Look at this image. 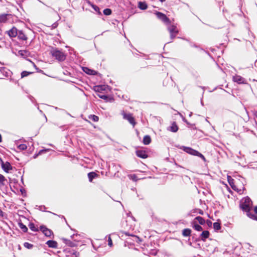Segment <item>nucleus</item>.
I'll use <instances>...</instances> for the list:
<instances>
[{"instance_id":"obj_26","label":"nucleus","mask_w":257,"mask_h":257,"mask_svg":"<svg viewBox=\"0 0 257 257\" xmlns=\"http://www.w3.org/2000/svg\"><path fill=\"white\" fill-rule=\"evenodd\" d=\"M97 95L99 98L105 100L106 101H108V100H113L112 98H109L108 96L101 93L98 94Z\"/></svg>"},{"instance_id":"obj_32","label":"nucleus","mask_w":257,"mask_h":257,"mask_svg":"<svg viewBox=\"0 0 257 257\" xmlns=\"http://www.w3.org/2000/svg\"><path fill=\"white\" fill-rule=\"evenodd\" d=\"M128 178L134 181H137L138 180V178L136 174H131L128 176Z\"/></svg>"},{"instance_id":"obj_35","label":"nucleus","mask_w":257,"mask_h":257,"mask_svg":"<svg viewBox=\"0 0 257 257\" xmlns=\"http://www.w3.org/2000/svg\"><path fill=\"white\" fill-rule=\"evenodd\" d=\"M89 118H90V119H91L92 120H93L94 122H97L99 120L98 116H96L95 115H90L89 117Z\"/></svg>"},{"instance_id":"obj_31","label":"nucleus","mask_w":257,"mask_h":257,"mask_svg":"<svg viewBox=\"0 0 257 257\" xmlns=\"http://www.w3.org/2000/svg\"><path fill=\"white\" fill-rule=\"evenodd\" d=\"M213 228L216 230H218L221 228L220 223L216 222L213 223Z\"/></svg>"},{"instance_id":"obj_14","label":"nucleus","mask_w":257,"mask_h":257,"mask_svg":"<svg viewBox=\"0 0 257 257\" xmlns=\"http://www.w3.org/2000/svg\"><path fill=\"white\" fill-rule=\"evenodd\" d=\"M18 38L20 40L27 41L28 40V37L23 31L20 30L18 33Z\"/></svg>"},{"instance_id":"obj_34","label":"nucleus","mask_w":257,"mask_h":257,"mask_svg":"<svg viewBox=\"0 0 257 257\" xmlns=\"http://www.w3.org/2000/svg\"><path fill=\"white\" fill-rule=\"evenodd\" d=\"M112 13V11L111 9L107 8L103 10V14L106 16L110 15Z\"/></svg>"},{"instance_id":"obj_50","label":"nucleus","mask_w":257,"mask_h":257,"mask_svg":"<svg viewBox=\"0 0 257 257\" xmlns=\"http://www.w3.org/2000/svg\"><path fill=\"white\" fill-rule=\"evenodd\" d=\"M125 234H126V235H129V234L127 233H125Z\"/></svg>"},{"instance_id":"obj_4","label":"nucleus","mask_w":257,"mask_h":257,"mask_svg":"<svg viewBox=\"0 0 257 257\" xmlns=\"http://www.w3.org/2000/svg\"><path fill=\"white\" fill-rule=\"evenodd\" d=\"M184 150L187 153L194 156H198L201 158L204 161H206L205 157L198 151L189 147L185 148Z\"/></svg>"},{"instance_id":"obj_13","label":"nucleus","mask_w":257,"mask_h":257,"mask_svg":"<svg viewBox=\"0 0 257 257\" xmlns=\"http://www.w3.org/2000/svg\"><path fill=\"white\" fill-rule=\"evenodd\" d=\"M18 55L22 58H26L30 55V53L27 50H21L18 51Z\"/></svg>"},{"instance_id":"obj_51","label":"nucleus","mask_w":257,"mask_h":257,"mask_svg":"<svg viewBox=\"0 0 257 257\" xmlns=\"http://www.w3.org/2000/svg\"><path fill=\"white\" fill-rule=\"evenodd\" d=\"M33 65H34L35 67H36V65H35L34 63H33Z\"/></svg>"},{"instance_id":"obj_28","label":"nucleus","mask_w":257,"mask_h":257,"mask_svg":"<svg viewBox=\"0 0 257 257\" xmlns=\"http://www.w3.org/2000/svg\"><path fill=\"white\" fill-rule=\"evenodd\" d=\"M29 227L30 229L33 231H38L39 230L38 227H37L33 223H30L29 224Z\"/></svg>"},{"instance_id":"obj_10","label":"nucleus","mask_w":257,"mask_h":257,"mask_svg":"<svg viewBox=\"0 0 257 257\" xmlns=\"http://www.w3.org/2000/svg\"><path fill=\"white\" fill-rule=\"evenodd\" d=\"M18 32L19 31L17 30V29L16 27H13L11 29L8 31L7 33L10 37L14 38L18 36Z\"/></svg>"},{"instance_id":"obj_22","label":"nucleus","mask_w":257,"mask_h":257,"mask_svg":"<svg viewBox=\"0 0 257 257\" xmlns=\"http://www.w3.org/2000/svg\"><path fill=\"white\" fill-rule=\"evenodd\" d=\"M138 7L141 10H145L148 8V6L145 2H140L138 4Z\"/></svg>"},{"instance_id":"obj_25","label":"nucleus","mask_w":257,"mask_h":257,"mask_svg":"<svg viewBox=\"0 0 257 257\" xmlns=\"http://www.w3.org/2000/svg\"><path fill=\"white\" fill-rule=\"evenodd\" d=\"M7 180L4 176L0 174V186H4Z\"/></svg>"},{"instance_id":"obj_44","label":"nucleus","mask_w":257,"mask_h":257,"mask_svg":"<svg viewBox=\"0 0 257 257\" xmlns=\"http://www.w3.org/2000/svg\"><path fill=\"white\" fill-rule=\"evenodd\" d=\"M253 211L254 213L257 214V206H255L253 208Z\"/></svg>"},{"instance_id":"obj_19","label":"nucleus","mask_w":257,"mask_h":257,"mask_svg":"<svg viewBox=\"0 0 257 257\" xmlns=\"http://www.w3.org/2000/svg\"><path fill=\"white\" fill-rule=\"evenodd\" d=\"M209 232L207 230L203 231L200 235L201 239L205 241L209 236Z\"/></svg>"},{"instance_id":"obj_15","label":"nucleus","mask_w":257,"mask_h":257,"mask_svg":"<svg viewBox=\"0 0 257 257\" xmlns=\"http://www.w3.org/2000/svg\"><path fill=\"white\" fill-rule=\"evenodd\" d=\"M46 244L51 248H57L58 247V243L55 240H50L46 242Z\"/></svg>"},{"instance_id":"obj_49","label":"nucleus","mask_w":257,"mask_h":257,"mask_svg":"<svg viewBox=\"0 0 257 257\" xmlns=\"http://www.w3.org/2000/svg\"><path fill=\"white\" fill-rule=\"evenodd\" d=\"M159 1L162 3V2H165L166 0H159Z\"/></svg>"},{"instance_id":"obj_37","label":"nucleus","mask_w":257,"mask_h":257,"mask_svg":"<svg viewBox=\"0 0 257 257\" xmlns=\"http://www.w3.org/2000/svg\"><path fill=\"white\" fill-rule=\"evenodd\" d=\"M24 246L27 248L31 249L33 247V244L26 242L24 243Z\"/></svg>"},{"instance_id":"obj_40","label":"nucleus","mask_w":257,"mask_h":257,"mask_svg":"<svg viewBox=\"0 0 257 257\" xmlns=\"http://www.w3.org/2000/svg\"><path fill=\"white\" fill-rule=\"evenodd\" d=\"M18 148L21 150H25L27 148V146L26 144H21L19 146Z\"/></svg>"},{"instance_id":"obj_2","label":"nucleus","mask_w":257,"mask_h":257,"mask_svg":"<svg viewBox=\"0 0 257 257\" xmlns=\"http://www.w3.org/2000/svg\"><path fill=\"white\" fill-rule=\"evenodd\" d=\"M50 54L58 61H64L66 59L67 55L62 50H60L57 48L51 47L50 50Z\"/></svg>"},{"instance_id":"obj_42","label":"nucleus","mask_w":257,"mask_h":257,"mask_svg":"<svg viewBox=\"0 0 257 257\" xmlns=\"http://www.w3.org/2000/svg\"><path fill=\"white\" fill-rule=\"evenodd\" d=\"M86 3L89 5H90V6L92 7V5H94L93 4H92L89 0H85Z\"/></svg>"},{"instance_id":"obj_48","label":"nucleus","mask_w":257,"mask_h":257,"mask_svg":"<svg viewBox=\"0 0 257 257\" xmlns=\"http://www.w3.org/2000/svg\"><path fill=\"white\" fill-rule=\"evenodd\" d=\"M2 142V137L1 135L0 134V143Z\"/></svg>"},{"instance_id":"obj_33","label":"nucleus","mask_w":257,"mask_h":257,"mask_svg":"<svg viewBox=\"0 0 257 257\" xmlns=\"http://www.w3.org/2000/svg\"><path fill=\"white\" fill-rule=\"evenodd\" d=\"M32 72H28L27 71H24L21 73V78H24L25 77L28 76L30 74H32Z\"/></svg>"},{"instance_id":"obj_38","label":"nucleus","mask_w":257,"mask_h":257,"mask_svg":"<svg viewBox=\"0 0 257 257\" xmlns=\"http://www.w3.org/2000/svg\"><path fill=\"white\" fill-rule=\"evenodd\" d=\"M108 245L110 247H112L113 245L112 240L111 239L110 235L108 236Z\"/></svg>"},{"instance_id":"obj_1","label":"nucleus","mask_w":257,"mask_h":257,"mask_svg":"<svg viewBox=\"0 0 257 257\" xmlns=\"http://www.w3.org/2000/svg\"><path fill=\"white\" fill-rule=\"evenodd\" d=\"M252 205V202L251 200L248 197H246L241 200L240 208L246 212V215L249 218L257 221V216L250 212Z\"/></svg>"},{"instance_id":"obj_39","label":"nucleus","mask_w":257,"mask_h":257,"mask_svg":"<svg viewBox=\"0 0 257 257\" xmlns=\"http://www.w3.org/2000/svg\"><path fill=\"white\" fill-rule=\"evenodd\" d=\"M92 8L94 9L95 11L97 12L99 14H101V12H100L99 8L96 5H92Z\"/></svg>"},{"instance_id":"obj_23","label":"nucleus","mask_w":257,"mask_h":257,"mask_svg":"<svg viewBox=\"0 0 257 257\" xmlns=\"http://www.w3.org/2000/svg\"><path fill=\"white\" fill-rule=\"evenodd\" d=\"M191 233V230L189 228H185L182 231V235L184 236H190Z\"/></svg>"},{"instance_id":"obj_5","label":"nucleus","mask_w":257,"mask_h":257,"mask_svg":"<svg viewBox=\"0 0 257 257\" xmlns=\"http://www.w3.org/2000/svg\"><path fill=\"white\" fill-rule=\"evenodd\" d=\"M168 30L170 33V38L172 40H173L179 33L178 29L174 25L170 26L168 28Z\"/></svg>"},{"instance_id":"obj_18","label":"nucleus","mask_w":257,"mask_h":257,"mask_svg":"<svg viewBox=\"0 0 257 257\" xmlns=\"http://www.w3.org/2000/svg\"><path fill=\"white\" fill-rule=\"evenodd\" d=\"M62 240L64 243H65L66 245H67L69 246L74 247L76 245L75 243L72 242L69 239L63 238H62Z\"/></svg>"},{"instance_id":"obj_24","label":"nucleus","mask_w":257,"mask_h":257,"mask_svg":"<svg viewBox=\"0 0 257 257\" xmlns=\"http://www.w3.org/2000/svg\"><path fill=\"white\" fill-rule=\"evenodd\" d=\"M18 226L24 232H26L28 231L27 227L22 222L18 223Z\"/></svg>"},{"instance_id":"obj_11","label":"nucleus","mask_w":257,"mask_h":257,"mask_svg":"<svg viewBox=\"0 0 257 257\" xmlns=\"http://www.w3.org/2000/svg\"><path fill=\"white\" fill-rule=\"evenodd\" d=\"M136 154L138 157L142 159H146L148 157L147 152L144 150H137L136 152Z\"/></svg>"},{"instance_id":"obj_21","label":"nucleus","mask_w":257,"mask_h":257,"mask_svg":"<svg viewBox=\"0 0 257 257\" xmlns=\"http://www.w3.org/2000/svg\"><path fill=\"white\" fill-rule=\"evenodd\" d=\"M98 176L99 175L94 172H89L88 174V177L89 179V181L90 182H91L93 179H94L95 178L98 177Z\"/></svg>"},{"instance_id":"obj_27","label":"nucleus","mask_w":257,"mask_h":257,"mask_svg":"<svg viewBox=\"0 0 257 257\" xmlns=\"http://www.w3.org/2000/svg\"><path fill=\"white\" fill-rule=\"evenodd\" d=\"M193 227L194 228L195 230L200 231H202L203 230L202 227L199 224H197L196 222H193Z\"/></svg>"},{"instance_id":"obj_17","label":"nucleus","mask_w":257,"mask_h":257,"mask_svg":"<svg viewBox=\"0 0 257 257\" xmlns=\"http://www.w3.org/2000/svg\"><path fill=\"white\" fill-rule=\"evenodd\" d=\"M11 16V14H4L0 15V23H6L8 20V17Z\"/></svg>"},{"instance_id":"obj_29","label":"nucleus","mask_w":257,"mask_h":257,"mask_svg":"<svg viewBox=\"0 0 257 257\" xmlns=\"http://www.w3.org/2000/svg\"><path fill=\"white\" fill-rule=\"evenodd\" d=\"M105 85L97 86L95 87V90L96 91L100 93L101 91L105 90Z\"/></svg>"},{"instance_id":"obj_9","label":"nucleus","mask_w":257,"mask_h":257,"mask_svg":"<svg viewBox=\"0 0 257 257\" xmlns=\"http://www.w3.org/2000/svg\"><path fill=\"white\" fill-rule=\"evenodd\" d=\"M40 230L47 237H51L53 234L52 231L47 228L45 226L42 225L40 227Z\"/></svg>"},{"instance_id":"obj_30","label":"nucleus","mask_w":257,"mask_h":257,"mask_svg":"<svg viewBox=\"0 0 257 257\" xmlns=\"http://www.w3.org/2000/svg\"><path fill=\"white\" fill-rule=\"evenodd\" d=\"M195 220H197L198 222L201 225H203L205 223L204 219L201 216H197L195 217Z\"/></svg>"},{"instance_id":"obj_7","label":"nucleus","mask_w":257,"mask_h":257,"mask_svg":"<svg viewBox=\"0 0 257 257\" xmlns=\"http://www.w3.org/2000/svg\"><path fill=\"white\" fill-rule=\"evenodd\" d=\"M228 181L233 190L239 193V194L242 193V190L241 189H239L237 187V186L235 184L234 180L232 179L231 177H228Z\"/></svg>"},{"instance_id":"obj_3","label":"nucleus","mask_w":257,"mask_h":257,"mask_svg":"<svg viewBox=\"0 0 257 257\" xmlns=\"http://www.w3.org/2000/svg\"><path fill=\"white\" fill-rule=\"evenodd\" d=\"M120 114L124 119L127 120L129 123L132 125L133 127H135L137 122L132 113H126L124 110H122L121 111Z\"/></svg>"},{"instance_id":"obj_6","label":"nucleus","mask_w":257,"mask_h":257,"mask_svg":"<svg viewBox=\"0 0 257 257\" xmlns=\"http://www.w3.org/2000/svg\"><path fill=\"white\" fill-rule=\"evenodd\" d=\"M156 15L157 17L161 20L163 22L167 24H170L171 23V21L170 19L167 17V16L160 12H157L156 13Z\"/></svg>"},{"instance_id":"obj_12","label":"nucleus","mask_w":257,"mask_h":257,"mask_svg":"<svg viewBox=\"0 0 257 257\" xmlns=\"http://www.w3.org/2000/svg\"><path fill=\"white\" fill-rule=\"evenodd\" d=\"M233 81L238 84H243L245 83V79L239 75H236L233 77Z\"/></svg>"},{"instance_id":"obj_8","label":"nucleus","mask_w":257,"mask_h":257,"mask_svg":"<svg viewBox=\"0 0 257 257\" xmlns=\"http://www.w3.org/2000/svg\"><path fill=\"white\" fill-rule=\"evenodd\" d=\"M2 168L6 173H9L10 170L13 169V167L9 162H4L1 159Z\"/></svg>"},{"instance_id":"obj_36","label":"nucleus","mask_w":257,"mask_h":257,"mask_svg":"<svg viewBox=\"0 0 257 257\" xmlns=\"http://www.w3.org/2000/svg\"><path fill=\"white\" fill-rule=\"evenodd\" d=\"M85 69L87 70V71L85 70H84V71L88 74L94 75L95 74V71L94 70L89 69L87 68H85Z\"/></svg>"},{"instance_id":"obj_47","label":"nucleus","mask_w":257,"mask_h":257,"mask_svg":"<svg viewBox=\"0 0 257 257\" xmlns=\"http://www.w3.org/2000/svg\"><path fill=\"white\" fill-rule=\"evenodd\" d=\"M254 116H255V117H256V118H257V111H255V112H254Z\"/></svg>"},{"instance_id":"obj_20","label":"nucleus","mask_w":257,"mask_h":257,"mask_svg":"<svg viewBox=\"0 0 257 257\" xmlns=\"http://www.w3.org/2000/svg\"><path fill=\"white\" fill-rule=\"evenodd\" d=\"M152 139L150 136L146 135L143 138V143L145 145H148L151 143Z\"/></svg>"},{"instance_id":"obj_16","label":"nucleus","mask_w":257,"mask_h":257,"mask_svg":"<svg viewBox=\"0 0 257 257\" xmlns=\"http://www.w3.org/2000/svg\"><path fill=\"white\" fill-rule=\"evenodd\" d=\"M178 130L179 127L175 121L173 122L171 124V125L168 128L169 131L173 133H176L178 131Z\"/></svg>"},{"instance_id":"obj_46","label":"nucleus","mask_w":257,"mask_h":257,"mask_svg":"<svg viewBox=\"0 0 257 257\" xmlns=\"http://www.w3.org/2000/svg\"><path fill=\"white\" fill-rule=\"evenodd\" d=\"M199 214H203V211L201 210H200V211L199 212Z\"/></svg>"},{"instance_id":"obj_45","label":"nucleus","mask_w":257,"mask_h":257,"mask_svg":"<svg viewBox=\"0 0 257 257\" xmlns=\"http://www.w3.org/2000/svg\"><path fill=\"white\" fill-rule=\"evenodd\" d=\"M3 212L2 211V210L0 209V216H3Z\"/></svg>"},{"instance_id":"obj_43","label":"nucleus","mask_w":257,"mask_h":257,"mask_svg":"<svg viewBox=\"0 0 257 257\" xmlns=\"http://www.w3.org/2000/svg\"><path fill=\"white\" fill-rule=\"evenodd\" d=\"M44 150H41L39 152V154H37V155H35L34 156V158H36V157L39 155L41 154V152H44Z\"/></svg>"},{"instance_id":"obj_41","label":"nucleus","mask_w":257,"mask_h":257,"mask_svg":"<svg viewBox=\"0 0 257 257\" xmlns=\"http://www.w3.org/2000/svg\"><path fill=\"white\" fill-rule=\"evenodd\" d=\"M206 224L209 227H211L212 226V222L209 220H207Z\"/></svg>"}]
</instances>
